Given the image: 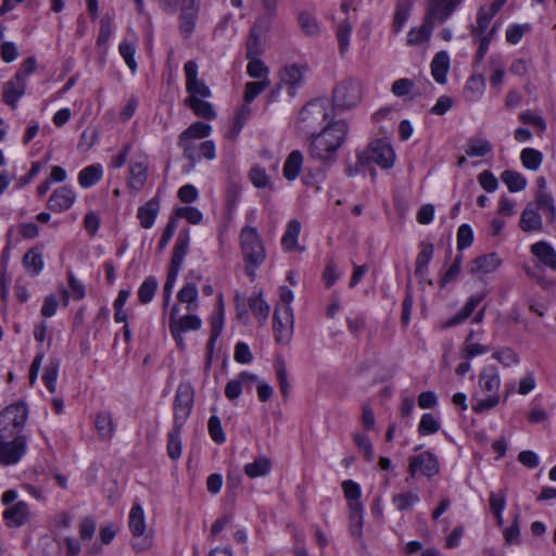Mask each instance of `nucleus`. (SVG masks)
I'll return each mask as SVG.
<instances>
[{
	"mask_svg": "<svg viewBox=\"0 0 556 556\" xmlns=\"http://www.w3.org/2000/svg\"><path fill=\"white\" fill-rule=\"evenodd\" d=\"M67 280H68V287L70 291L63 290V298L65 305L68 302V298L72 296L73 300L79 301L85 298L86 295V289L83 282H80L74 275L73 271L67 273Z\"/></svg>",
	"mask_w": 556,
	"mask_h": 556,
	"instance_id": "nucleus-49",
	"label": "nucleus"
},
{
	"mask_svg": "<svg viewBox=\"0 0 556 556\" xmlns=\"http://www.w3.org/2000/svg\"><path fill=\"white\" fill-rule=\"evenodd\" d=\"M249 307L261 325H264L268 318L270 307L263 299L262 292L255 293L249 298Z\"/></svg>",
	"mask_w": 556,
	"mask_h": 556,
	"instance_id": "nucleus-43",
	"label": "nucleus"
},
{
	"mask_svg": "<svg viewBox=\"0 0 556 556\" xmlns=\"http://www.w3.org/2000/svg\"><path fill=\"white\" fill-rule=\"evenodd\" d=\"M483 293H477L467 299L463 307L450 319L446 320L444 327L451 328L465 323L477 309L478 305L484 299Z\"/></svg>",
	"mask_w": 556,
	"mask_h": 556,
	"instance_id": "nucleus-27",
	"label": "nucleus"
},
{
	"mask_svg": "<svg viewBox=\"0 0 556 556\" xmlns=\"http://www.w3.org/2000/svg\"><path fill=\"white\" fill-rule=\"evenodd\" d=\"M519 225L526 232L539 231L543 226L542 217L535 208L528 205L521 213Z\"/></svg>",
	"mask_w": 556,
	"mask_h": 556,
	"instance_id": "nucleus-40",
	"label": "nucleus"
},
{
	"mask_svg": "<svg viewBox=\"0 0 556 556\" xmlns=\"http://www.w3.org/2000/svg\"><path fill=\"white\" fill-rule=\"evenodd\" d=\"M205 99L206 98H186L184 102L197 116L211 121L216 117V112L213 105L205 101Z\"/></svg>",
	"mask_w": 556,
	"mask_h": 556,
	"instance_id": "nucleus-37",
	"label": "nucleus"
},
{
	"mask_svg": "<svg viewBox=\"0 0 556 556\" xmlns=\"http://www.w3.org/2000/svg\"><path fill=\"white\" fill-rule=\"evenodd\" d=\"M181 431L182 428L173 427V429L167 434V454L173 459L176 460L181 456L182 444H181Z\"/></svg>",
	"mask_w": 556,
	"mask_h": 556,
	"instance_id": "nucleus-48",
	"label": "nucleus"
},
{
	"mask_svg": "<svg viewBox=\"0 0 556 556\" xmlns=\"http://www.w3.org/2000/svg\"><path fill=\"white\" fill-rule=\"evenodd\" d=\"M497 30H498V25L494 24L491 26L488 34H481L480 36H472L473 40L479 43V47H478V50L476 53L477 61L480 62L483 60V58L485 56V54L489 50V46H490L491 41L494 39Z\"/></svg>",
	"mask_w": 556,
	"mask_h": 556,
	"instance_id": "nucleus-51",
	"label": "nucleus"
},
{
	"mask_svg": "<svg viewBox=\"0 0 556 556\" xmlns=\"http://www.w3.org/2000/svg\"><path fill=\"white\" fill-rule=\"evenodd\" d=\"M28 417L27 405L15 402L0 412V432L21 434Z\"/></svg>",
	"mask_w": 556,
	"mask_h": 556,
	"instance_id": "nucleus-10",
	"label": "nucleus"
},
{
	"mask_svg": "<svg viewBox=\"0 0 556 556\" xmlns=\"http://www.w3.org/2000/svg\"><path fill=\"white\" fill-rule=\"evenodd\" d=\"M94 428L102 440H110L114 433L112 415L109 412H100L94 418Z\"/></svg>",
	"mask_w": 556,
	"mask_h": 556,
	"instance_id": "nucleus-44",
	"label": "nucleus"
},
{
	"mask_svg": "<svg viewBox=\"0 0 556 556\" xmlns=\"http://www.w3.org/2000/svg\"><path fill=\"white\" fill-rule=\"evenodd\" d=\"M492 143L483 137L469 138L466 147V154L470 157H482L492 152Z\"/></svg>",
	"mask_w": 556,
	"mask_h": 556,
	"instance_id": "nucleus-41",
	"label": "nucleus"
},
{
	"mask_svg": "<svg viewBox=\"0 0 556 556\" xmlns=\"http://www.w3.org/2000/svg\"><path fill=\"white\" fill-rule=\"evenodd\" d=\"M363 98V85L355 78H345L341 80L333 89V104L348 110L356 106Z\"/></svg>",
	"mask_w": 556,
	"mask_h": 556,
	"instance_id": "nucleus-9",
	"label": "nucleus"
},
{
	"mask_svg": "<svg viewBox=\"0 0 556 556\" xmlns=\"http://www.w3.org/2000/svg\"><path fill=\"white\" fill-rule=\"evenodd\" d=\"M186 76V91L189 93L187 98H210L211 89L206 84L198 77L199 67L195 61H188L184 65Z\"/></svg>",
	"mask_w": 556,
	"mask_h": 556,
	"instance_id": "nucleus-18",
	"label": "nucleus"
},
{
	"mask_svg": "<svg viewBox=\"0 0 556 556\" xmlns=\"http://www.w3.org/2000/svg\"><path fill=\"white\" fill-rule=\"evenodd\" d=\"M535 204L538 210L542 211L547 223L556 220V206L553 195L549 192L536 191Z\"/></svg>",
	"mask_w": 556,
	"mask_h": 556,
	"instance_id": "nucleus-38",
	"label": "nucleus"
},
{
	"mask_svg": "<svg viewBox=\"0 0 556 556\" xmlns=\"http://www.w3.org/2000/svg\"><path fill=\"white\" fill-rule=\"evenodd\" d=\"M239 248L247 276L254 280L256 270L266 262L267 250L257 228L244 225L238 236Z\"/></svg>",
	"mask_w": 556,
	"mask_h": 556,
	"instance_id": "nucleus-2",
	"label": "nucleus"
},
{
	"mask_svg": "<svg viewBox=\"0 0 556 556\" xmlns=\"http://www.w3.org/2000/svg\"><path fill=\"white\" fill-rule=\"evenodd\" d=\"M522 165L530 170H538L543 162V154L534 148H525L520 153Z\"/></svg>",
	"mask_w": 556,
	"mask_h": 556,
	"instance_id": "nucleus-52",
	"label": "nucleus"
},
{
	"mask_svg": "<svg viewBox=\"0 0 556 556\" xmlns=\"http://www.w3.org/2000/svg\"><path fill=\"white\" fill-rule=\"evenodd\" d=\"M293 311L291 306H276L273 317L275 339L280 344H287L293 333Z\"/></svg>",
	"mask_w": 556,
	"mask_h": 556,
	"instance_id": "nucleus-14",
	"label": "nucleus"
},
{
	"mask_svg": "<svg viewBox=\"0 0 556 556\" xmlns=\"http://www.w3.org/2000/svg\"><path fill=\"white\" fill-rule=\"evenodd\" d=\"M212 132L211 125L203 122H195L184 130L178 139V147L182 150L186 159H194L193 143L208 137Z\"/></svg>",
	"mask_w": 556,
	"mask_h": 556,
	"instance_id": "nucleus-13",
	"label": "nucleus"
},
{
	"mask_svg": "<svg viewBox=\"0 0 556 556\" xmlns=\"http://www.w3.org/2000/svg\"><path fill=\"white\" fill-rule=\"evenodd\" d=\"M327 108L320 101H311L299 113L298 129L303 134H314L318 127H324L329 121Z\"/></svg>",
	"mask_w": 556,
	"mask_h": 556,
	"instance_id": "nucleus-5",
	"label": "nucleus"
},
{
	"mask_svg": "<svg viewBox=\"0 0 556 556\" xmlns=\"http://www.w3.org/2000/svg\"><path fill=\"white\" fill-rule=\"evenodd\" d=\"M301 30L308 37H317L320 34V25L317 18L307 11H301L298 16Z\"/></svg>",
	"mask_w": 556,
	"mask_h": 556,
	"instance_id": "nucleus-45",
	"label": "nucleus"
},
{
	"mask_svg": "<svg viewBox=\"0 0 556 556\" xmlns=\"http://www.w3.org/2000/svg\"><path fill=\"white\" fill-rule=\"evenodd\" d=\"M25 269L31 275H38L43 268V260L41 253L36 249L27 251L23 257Z\"/></svg>",
	"mask_w": 556,
	"mask_h": 556,
	"instance_id": "nucleus-54",
	"label": "nucleus"
},
{
	"mask_svg": "<svg viewBox=\"0 0 556 556\" xmlns=\"http://www.w3.org/2000/svg\"><path fill=\"white\" fill-rule=\"evenodd\" d=\"M26 81H23L22 74H15L3 85V101L12 109L17 108V102L24 96Z\"/></svg>",
	"mask_w": 556,
	"mask_h": 556,
	"instance_id": "nucleus-24",
	"label": "nucleus"
},
{
	"mask_svg": "<svg viewBox=\"0 0 556 556\" xmlns=\"http://www.w3.org/2000/svg\"><path fill=\"white\" fill-rule=\"evenodd\" d=\"M190 240V230L188 228H184L178 232L174 244L169 267L181 269L185 257L189 252Z\"/></svg>",
	"mask_w": 556,
	"mask_h": 556,
	"instance_id": "nucleus-26",
	"label": "nucleus"
},
{
	"mask_svg": "<svg viewBox=\"0 0 556 556\" xmlns=\"http://www.w3.org/2000/svg\"><path fill=\"white\" fill-rule=\"evenodd\" d=\"M440 471V466L435 455L429 451L414 455L408 459V472L415 477L417 472H421L427 477H433Z\"/></svg>",
	"mask_w": 556,
	"mask_h": 556,
	"instance_id": "nucleus-19",
	"label": "nucleus"
},
{
	"mask_svg": "<svg viewBox=\"0 0 556 556\" xmlns=\"http://www.w3.org/2000/svg\"><path fill=\"white\" fill-rule=\"evenodd\" d=\"M450 63V55L446 51H439L433 56L430 63V70L433 79L438 84L444 85L446 83Z\"/></svg>",
	"mask_w": 556,
	"mask_h": 556,
	"instance_id": "nucleus-28",
	"label": "nucleus"
},
{
	"mask_svg": "<svg viewBox=\"0 0 556 556\" xmlns=\"http://www.w3.org/2000/svg\"><path fill=\"white\" fill-rule=\"evenodd\" d=\"M434 25L431 23H427V20L424 18L422 24L416 27H412L407 33L406 42L408 46L420 47L428 45Z\"/></svg>",
	"mask_w": 556,
	"mask_h": 556,
	"instance_id": "nucleus-29",
	"label": "nucleus"
},
{
	"mask_svg": "<svg viewBox=\"0 0 556 556\" xmlns=\"http://www.w3.org/2000/svg\"><path fill=\"white\" fill-rule=\"evenodd\" d=\"M270 469L271 462L268 457L263 455L244 466V472L251 479L264 477L269 473Z\"/></svg>",
	"mask_w": 556,
	"mask_h": 556,
	"instance_id": "nucleus-42",
	"label": "nucleus"
},
{
	"mask_svg": "<svg viewBox=\"0 0 556 556\" xmlns=\"http://www.w3.org/2000/svg\"><path fill=\"white\" fill-rule=\"evenodd\" d=\"M530 253L535 258L536 268L556 271V250L549 242L542 240L533 243Z\"/></svg>",
	"mask_w": 556,
	"mask_h": 556,
	"instance_id": "nucleus-21",
	"label": "nucleus"
},
{
	"mask_svg": "<svg viewBox=\"0 0 556 556\" xmlns=\"http://www.w3.org/2000/svg\"><path fill=\"white\" fill-rule=\"evenodd\" d=\"M160 212V200L153 198L147 203L141 205L137 211V218L140 222V226L144 229L153 227L155 219Z\"/></svg>",
	"mask_w": 556,
	"mask_h": 556,
	"instance_id": "nucleus-30",
	"label": "nucleus"
},
{
	"mask_svg": "<svg viewBox=\"0 0 556 556\" xmlns=\"http://www.w3.org/2000/svg\"><path fill=\"white\" fill-rule=\"evenodd\" d=\"M349 127L344 121L327 123L318 134H313L308 154L318 162H330L343 144Z\"/></svg>",
	"mask_w": 556,
	"mask_h": 556,
	"instance_id": "nucleus-1",
	"label": "nucleus"
},
{
	"mask_svg": "<svg viewBox=\"0 0 556 556\" xmlns=\"http://www.w3.org/2000/svg\"><path fill=\"white\" fill-rule=\"evenodd\" d=\"M419 502V495L415 492L407 491L396 494L392 497V504L400 511L410 509L414 505Z\"/></svg>",
	"mask_w": 556,
	"mask_h": 556,
	"instance_id": "nucleus-58",
	"label": "nucleus"
},
{
	"mask_svg": "<svg viewBox=\"0 0 556 556\" xmlns=\"http://www.w3.org/2000/svg\"><path fill=\"white\" fill-rule=\"evenodd\" d=\"M368 153V156L362 153L357 154L361 165H365L368 160H371L374 163L384 169L391 168L394 165V150L392 146L386 140L379 139L371 142Z\"/></svg>",
	"mask_w": 556,
	"mask_h": 556,
	"instance_id": "nucleus-11",
	"label": "nucleus"
},
{
	"mask_svg": "<svg viewBox=\"0 0 556 556\" xmlns=\"http://www.w3.org/2000/svg\"><path fill=\"white\" fill-rule=\"evenodd\" d=\"M352 28L353 26L348 20L340 22L337 26L336 36L341 54L349 50Z\"/></svg>",
	"mask_w": 556,
	"mask_h": 556,
	"instance_id": "nucleus-56",
	"label": "nucleus"
},
{
	"mask_svg": "<svg viewBox=\"0 0 556 556\" xmlns=\"http://www.w3.org/2000/svg\"><path fill=\"white\" fill-rule=\"evenodd\" d=\"M245 46H247L245 58L248 60L258 59V56L262 55L264 52V48H263L260 35H257L254 29H251Z\"/></svg>",
	"mask_w": 556,
	"mask_h": 556,
	"instance_id": "nucleus-64",
	"label": "nucleus"
},
{
	"mask_svg": "<svg viewBox=\"0 0 556 556\" xmlns=\"http://www.w3.org/2000/svg\"><path fill=\"white\" fill-rule=\"evenodd\" d=\"M168 327L176 343L182 346V334L188 331L199 330L202 327V320L194 312H186V314L181 315L179 305L175 304L169 312Z\"/></svg>",
	"mask_w": 556,
	"mask_h": 556,
	"instance_id": "nucleus-6",
	"label": "nucleus"
},
{
	"mask_svg": "<svg viewBox=\"0 0 556 556\" xmlns=\"http://www.w3.org/2000/svg\"><path fill=\"white\" fill-rule=\"evenodd\" d=\"M77 194L70 186H62L53 190L50 194L47 206L54 213L68 211L75 203Z\"/></svg>",
	"mask_w": 556,
	"mask_h": 556,
	"instance_id": "nucleus-20",
	"label": "nucleus"
},
{
	"mask_svg": "<svg viewBox=\"0 0 556 556\" xmlns=\"http://www.w3.org/2000/svg\"><path fill=\"white\" fill-rule=\"evenodd\" d=\"M103 177V167L96 163L84 167L77 176L79 186L83 189H89L97 185Z\"/></svg>",
	"mask_w": 556,
	"mask_h": 556,
	"instance_id": "nucleus-32",
	"label": "nucleus"
},
{
	"mask_svg": "<svg viewBox=\"0 0 556 556\" xmlns=\"http://www.w3.org/2000/svg\"><path fill=\"white\" fill-rule=\"evenodd\" d=\"M434 248L432 243L429 242H420L419 243V252L416 257V267H415V275L420 278L425 279L428 275V266L433 257Z\"/></svg>",
	"mask_w": 556,
	"mask_h": 556,
	"instance_id": "nucleus-31",
	"label": "nucleus"
},
{
	"mask_svg": "<svg viewBox=\"0 0 556 556\" xmlns=\"http://www.w3.org/2000/svg\"><path fill=\"white\" fill-rule=\"evenodd\" d=\"M194 392L189 384H180L174 399L173 427L184 428L193 407Z\"/></svg>",
	"mask_w": 556,
	"mask_h": 556,
	"instance_id": "nucleus-12",
	"label": "nucleus"
},
{
	"mask_svg": "<svg viewBox=\"0 0 556 556\" xmlns=\"http://www.w3.org/2000/svg\"><path fill=\"white\" fill-rule=\"evenodd\" d=\"M485 80L482 75L471 76L465 87L466 97L469 101H478L484 92Z\"/></svg>",
	"mask_w": 556,
	"mask_h": 556,
	"instance_id": "nucleus-50",
	"label": "nucleus"
},
{
	"mask_svg": "<svg viewBox=\"0 0 556 556\" xmlns=\"http://www.w3.org/2000/svg\"><path fill=\"white\" fill-rule=\"evenodd\" d=\"M341 488H342L344 497L348 502V507L350 510L364 508V506L361 502L362 488L357 482H355L351 479H348L341 483Z\"/></svg>",
	"mask_w": 556,
	"mask_h": 556,
	"instance_id": "nucleus-35",
	"label": "nucleus"
},
{
	"mask_svg": "<svg viewBox=\"0 0 556 556\" xmlns=\"http://www.w3.org/2000/svg\"><path fill=\"white\" fill-rule=\"evenodd\" d=\"M28 517V506L25 502H17L3 511V518L9 527L22 526Z\"/></svg>",
	"mask_w": 556,
	"mask_h": 556,
	"instance_id": "nucleus-33",
	"label": "nucleus"
},
{
	"mask_svg": "<svg viewBox=\"0 0 556 556\" xmlns=\"http://www.w3.org/2000/svg\"><path fill=\"white\" fill-rule=\"evenodd\" d=\"M270 85V80L249 81L244 87L243 99L247 104L251 103L258 94H261Z\"/></svg>",
	"mask_w": 556,
	"mask_h": 556,
	"instance_id": "nucleus-62",
	"label": "nucleus"
},
{
	"mask_svg": "<svg viewBox=\"0 0 556 556\" xmlns=\"http://www.w3.org/2000/svg\"><path fill=\"white\" fill-rule=\"evenodd\" d=\"M441 424L438 418L432 414H424L418 425V432L420 435H429L437 433L440 430Z\"/></svg>",
	"mask_w": 556,
	"mask_h": 556,
	"instance_id": "nucleus-63",
	"label": "nucleus"
},
{
	"mask_svg": "<svg viewBox=\"0 0 556 556\" xmlns=\"http://www.w3.org/2000/svg\"><path fill=\"white\" fill-rule=\"evenodd\" d=\"M501 384L498 368L495 365H485L478 376V388L482 396L477 393L472 396V410L482 414L495 408L502 401Z\"/></svg>",
	"mask_w": 556,
	"mask_h": 556,
	"instance_id": "nucleus-3",
	"label": "nucleus"
},
{
	"mask_svg": "<svg viewBox=\"0 0 556 556\" xmlns=\"http://www.w3.org/2000/svg\"><path fill=\"white\" fill-rule=\"evenodd\" d=\"M157 280L153 276L147 277L138 289V299L142 304L150 303L157 290Z\"/></svg>",
	"mask_w": 556,
	"mask_h": 556,
	"instance_id": "nucleus-55",
	"label": "nucleus"
},
{
	"mask_svg": "<svg viewBox=\"0 0 556 556\" xmlns=\"http://www.w3.org/2000/svg\"><path fill=\"white\" fill-rule=\"evenodd\" d=\"M170 217H176L177 222L179 218H185L190 224L198 225L202 222L203 214L194 206H181L176 208L174 215Z\"/></svg>",
	"mask_w": 556,
	"mask_h": 556,
	"instance_id": "nucleus-60",
	"label": "nucleus"
},
{
	"mask_svg": "<svg viewBox=\"0 0 556 556\" xmlns=\"http://www.w3.org/2000/svg\"><path fill=\"white\" fill-rule=\"evenodd\" d=\"M27 452V438L23 434L0 432V464L16 465Z\"/></svg>",
	"mask_w": 556,
	"mask_h": 556,
	"instance_id": "nucleus-7",
	"label": "nucleus"
},
{
	"mask_svg": "<svg viewBox=\"0 0 556 556\" xmlns=\"http://www.w3.org/2000/svg\"><path fill=\"white\" fill-rule=\"evenodd\" d=\"M507 0H493L488 4H483L477 12L476 23L470 27L471 36H480L488 34L493 17L501 11Z\"/></svg>",
	"mask_w": 556,
	"mask_h": 556,
	"instance_id": "nucleus-17",
	"label": "nucleus"
},
{
	"mask_svg": "<svg viewBox=\"0 0 556 556\" xmlns=\"http://www.w3.org/2000/svg\"><path fill=\"white\" fill-rule=\"evenodd\" d=\"M249 178L252 185L257 189L268 188L271 190L270 177L266 170L260 166H254L249 173Z\"/></svg>",
	"mask_w": 556,
	"mask_h": 556,
	"instance_id": "nucleus-61",
	"label": "nucleus"
},
{
	"mask_svg": "<svg viewBox=\"0 0 556 556\" xmlns=\"http://www.w3.org/2000/svg\"><path fill=\"white\" fill-rule=\"evenodd\" d=\"M300 232L301 223L298 219L289 220L281 237V248L283 251L291 252L296 249Z\"/></svg>",
	"mask_w": 556,
	"mask_h": 556,
	"instance_id": "nucleus-36",
	"label": "nucleus"
},
{
	"mask_svg": "<svg viewBox=\"0 0 556 556\" xmlns=\"http://www.w3.org/2000/svg\"><path fill=\"white\" fill-rule=\"evenodd\" d=\"M247 74L251 78L269 80V68L260 59H250L247 65Z\"/></svg>",
	"mask_w": 556,
	"mask_h": 556,
	"instance_id": "nucleus-59",
	"label": "nucleus"
},
{
	"mask_svg": "<svg viewBox=\"0 0 556 556\" xmlns=\"http://www.w3.org/2000/svg\"><path fill=\"white\" fill-rule=\"evenodd\" d=\"M150 160L142 150L135 151L127 166L126 186L131 193H139L146 186L149 177Z\"/></svg>",
	"mask_w": 556,
	"mask_h": 556,
	"instance_id": "nucleus-4",
	"label": "nucleus"
},
{
	"mask_svg": "<svg viewBox=\"0 0 556 556\" xmlns=\"http://www.w3.org/2000/svg\"><path fill=\"white\" fill-rule=\"evenodd\" d=\"M483 334V329H480L478 331L473 329L469 330L460 349V356L463 359H472L477 356L484 355L490 351V348L488 345L482 344L478 341V339Z\"/></svg>",
	"mask_w": 556,
	"mask_h": 556,
	"instance_id": "nucleus-22",
	"label": "nucleus"
},
{
	"mask_svg": "<svg viewBox=\"0 0 556 556\" xmlns=\"http://www.w3.org/2000/svg\"><path fill=\"white\" fill-rule=\"evenodd\" d=\"M501 179L510 192H520L527 187V178L516 170H504L501 174Z\"/></svg>",
	"mask_w": 556,
	"mask_h": 556,
	"instance_id": "nucleus-46",
	"label": "nucleus"
},
{
	"mask_svg": "<svg viewBox=\"0 0 556 556\" xmlns=\"http://www.w3.org/2000/svg\"><path fill=\"white\" fill-rule=\"evenodd\" d=\"M128 527L134 536L132 547L137 552H144L152 547L153 540L146 533V516L140 503L135 502L128 516Z\"/></svg>",
	"mask_w": 556,
	"mask_h": 556,
	"instance_id": "nucleus-8",
	"label": "nucleus"
},
{
	"mask_svg": "<svg viewBox=\"0 0 556 556\" xmlns=\"http://www.w3.org/2000/svg\"><path fill=\"white\" fill-rule=\"evenodd\" d=\"M491 357L497 361L504 367H511L518 365L520 362V358L515 350L508 346H504L494 351Z\"/></svg>",
	"mask_w": 556,
	"mask_h": 556,
	"instance_id": "nucleus-57",
	"label": "nucleus"
},
{
	"mask_svg": "<svg viewBox=\"0 0 556 556\" xmlns=\"http://www.w3.org/2000/svg\"><path fill=\"white\" fill-rule=\"evenodd\" d=\"M464 0H427L424 18L432 25L447 21Z\"/></svg>",
	"mask_w": 556,
	"mask_h": 556,
	"instance_id": "nucleus-15",
	"label": "nucleus"
},
{
	"mask_svg": "<svg viewBox=\"0 0 556 556\" xmlns=\"http://www.w3.org/2000/svg\"><path fill=\"white\" fill-rule=\"evenodd\" d=\"M177 300L186 304V312H195L199 308L198 287L192 282H187L177 293Z\"/></svg>",
	"mask_w": 556,
	"mask_h": 556,
	"instance_id": "nucleus-34",
	"label": "nucleus"
},
{
	"mask_svg": "<svg viewBox=\"0 0 556 556\" xmlns=\"http://www.w3.org/2000/svg\"><path fill=\"white\" fill-rule=\"evenodd\" d=\"M303 154L299 150H293L287 157L283 164L282 174L287 180H294L302 168Z\"/></svg>",
	"mask_w": 556,
	"mask_h": 556,
	"instance_id": "nucleus-39",
	"label": "nucleus"
},
{
	"mask_svg": "<svg viewBox=\"0 0 556 556\" xmlns=\"http://www.w3.org/2000/svg\"><path fill=\"white\" fill-rule=\"evenodd\" d=\"M257 381V376L248 371L240 372L235 379L227 382L225 387V395L231 401L236 402L241 395L244 388H250L252 383Z\"/></svg>",
	"mask_w": 556,
	"mask_h": 556,
	"instance_id": "nucleus-25",
	"label": "nucleus"
},
{
	"mask_svg": "<svg viewBox=\"0 0 556 556\" xmlns=\"http://www.w3.org/2000/svg\"><path fill=\"white\" fill-rule=\"evenodd\" d=\"M194 154L198 155L194 159H188L189 161L195 163L200 162L202 159L212 161L216 157V148L213 140H206L203 142L195 141L193 143Z\"/></svg>",
	"mask_w": 556,
	"mask_h": 556,
	"instance_id": "nucleus-53",
	"label": "nucleus"
},
{
	"mask_svg": "<svg viewBox=\"0 0 556 556\" xmlns=\"http://www.w3.org/2000/svg\"><path fill=\"white\" fill-rule=\"evenodd\" d=\"M502 263L503 261L501 256L495 252L483 254L476 257L469 264V271L470 274L478 276L489 275L496 271L501 267Z\"/></svg>",
	"mask_w": 556,
	"mask_h": 556,
	"instance_id": "nucleus-23",
	"label": "nucleus"
},
{
	"mask_svg": "<svg viewBox=\"0 0 556 556\" xmlns=\"http://www.w3.org/2000/svg\"><path fill=\"white\" fill-rule=\"evenodd\" d=\"M307 71L306 63L285 65L278 73L279 87H287L288 93L294 97L296 90L303 85Z\"/></svg>",
	"mask_w": 556,
	"mask_h": 556,
	"instance_id": "nucleus-16",
	"label": "nucleus"
},
{
	"mask_svg": "<svg viewBox=\"0 0 556 556\" xmlns=\"http://www.w3.org/2000/svg\"><path fill=\"white\" fill-rule=\"evenodd\" d=\"M410 10H412V4L409 1L399 0L396 2V8H395V12H394V17H393V25H392L393 30L395 33H400L403 29L407 20L409 18Z\"/></svg>",
	"mask_w": 556,
	"mask_h": 556,
	"instance_id": "nucleus-47",
	"label": "nucleus"
}]
</instances>
